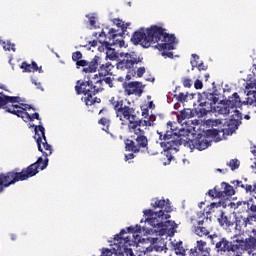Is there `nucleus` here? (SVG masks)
I'll list each match as a JSON object with an SVG mask.
<instances>
[{"label":"nucleus","instance_id":"nucleus-1","mask_svg":"<svg viewBox=\"0 0 256 256\" xmlns=\"http://www.w3.org/2000/svg\"><path fill=\"white\" fill-rule=\"evenodd\" d=\"M35 131V139L38 147V151L43 154L45 159L39 157L36 162L30 164L28 167L22 169L21 172H17L16 170L1 173L0 174V193L5 191L6 187H11V185H15V183H19V181H27V179H31V177H35L37 173H39V167L41 171L47 169L49 165V156L53 154V149L51 148V144L47 143V137L45 136V127L43 125H33Z\"/></svg>","mask_w":256,"mask_h":256},{"label":"nucleus","instance_id":"nucleus-2","mask_svg":"<svg viewBox=\"0 0 256 256\" xmlns=\"http://www.w3.org/2000/svg\"><path fill=\"white\" fill-rule=\"evenodd\" d=\"M131 41L134 45H142L145 49H149L151 45L157 43L156 48L158 51H173L177 38L175 34L167 33V29L152 25L150 28H140L133 33Z\"/></svg>","mask_w":256,"mask_h":256},{"label":"nucleus","instance_id":"nucleus-3","mask_svg":"<svg viewBox=\"0 0 256 256\" xmlns=\"http://www.w3.org/2000/svg\"><path fill=\"white\" fill-rule=\"evenodd\" d=\"M109 103L111 107L115 111L116 117L120 121H129L130 123L137 124L138 127H152L155 121L157 120V116L150 115L147 119H137V115H135V108L131 106V102H127V100L123 99L120 96H113Z\"/></svg>","mask_w":256,"mask_h":256},{"label":"nucleus","instance_id":"nucleus-4","mask_svg":"<svg viewBox=\"0 0 256 256\" xmlns=\"http://www.w3.org/2000/svg\"><path fill=\"white\" fill-rule=\"evenodd\" d=\"M128 131L131 133L130 139H126L125 149L130 153H145L149 151V138L145 134V130L141 129L137 123L128 121Z\"/></svg>","mask_w":256,"mask_h":256},{"label":"nucleus","instance_id":"nucleus-5","mask_svg":"<svg viewBox=\"0 0 256 256\" xmlns=\"http://www.w3.org/2000/svg\"><path fill=\"white\" fill-rule=\"evenodd\" d=\"M157 134L159 135L160 146L164 149L162 163L163 165H170L171 161H173V153H177L179 146L183 145L187 140H184L181 135L173 131L160 132L157 130Z\"/></svg>","mask_w":256,"mask_h":256},{"label":"nucleus","instance_id":"nucleus-6","mask_svg":"<svg viewBox=\"0 0 256 256\" xmlns=\"http://www.w3.org/2000/svg\"><path fill=\"white\" fill-rule=\"evenodd\" d=\"M75 91L77 95H87L84 97V102L87 107L95 105V103H101V98L94 97L97 93L103 91V81L97 80L95 83L91 80H78L76 82Z\"/></svg>","mask_w":256,"mask_h":256},{"label":"nucleus","instance_id":"nucleus-7","mask_svg":"<svg viewBox=\"0 0 256 256\" xmlns=\"http://www.w3.org/2000/svg\"><path fill=\"white\" fill-rule=\"evenodd\" d=\"M211 244L215 245V250L218 255H227V253H241L245 242L243 240L229 241L227 238H219L217 234L210 235Z\"/></svg>","mask_w":256,"mask_h":256},{"label":"nucleus","instance_id":"nucleus-8","mask_svg":"<svg viewBox=\"0 0 256 256\" xmlns=\"http://www.w3.org/2000/svg\"><path fill=\"white\" fill-rule=\"evenodd\" d=\"M108 35L110 41L112 42L100 39L99 43L102 45V47L99 46L98 50L101 51V49L105 47L107 59H110V61H117V59H119V53H117L115 48H112L111 46L118 45L119 47H125V40L117 39V31L113 28L109 30Z\"/></svg>","mask_w":256,"mask_h":256},{"label":"nucleus","instance_id":"nucleus-9","mask_svg":"<svg viewBox=\"0 0 256 256\" xmlns=\"http://www.w3.org/2000/svg\"><path fill=\"white\" fill-rule=\"evenodd\" d=\"M115 66L111 64V62L103 63V60L100 56H94V58L89 62L88 67L83 68V73H98L100 77H107V75H113L111 71H113Z\"/></svg>","mask_w":256,"mask_h":256},{"label":"nucleus","instance_id":"nucleus-10","mask_svg":"<svg viewBox=\"0 0 256 256\" xmlns=\"http://www.w3.org/2000/svg\"><path fill=\"white\" fill-rule=\"evenodd\" d=\"M217 101H219V98L213 93L203 92L199 94V107L198 110H196L197 115H200V117H205L207 113H211L213 111V105H216Z\"/></svg>","mask_w":256,"mask_h":256},{"label":"nucleus","instance_id":"nucleus-11","mask_svg":"<svg viewBox=\"0 0 256 256\" xmlns=\"http://www.w3.org/2000/svg\"><path fill=\"white\" fill-rule=\"evenodd\" d=\"M143 58L139 57L135 52L126 53L122 60H120L116 66L117 69L121 71H128V73H135V69H137V65L142 63Z\"/></svg>","mask_w":256,"mask_h":256},{"label":"nucleus","instance_id":"nucleus-12","mask_svg":"<svg viewBox=\"0 0 256 256\" xmlns=\"http://www.w3.org/2000/svg\"><path fill=\"white\" fill-rule=\"evenodd\" d=\"M146 218V222L151 225V227L157 228L159 230L163 229V227H167V225H175V222L166 221L163 222V217H165L163 211L155 212L151 209L143 211Z\"/></svg>","mask_w":256,"mask_h":256},{"label":"nucleus","instance_id":"nucleus-13","mask_svg":"<svg viewBox=\"0 0 256 256\" xmlns=\"http://www.w3.org/2000/svg\"><path fill=\"white\" fill-rule=\"evenodd\" d=\"M233 113L229 121L224 124V129L222 130L227 135H233L234 131L239 129V125H241V121H243V115L237 109L231 111Z\"/></svg>","mask_w":256,"mask_h":256},{"label":"nucleus","instance_id":"nucleus-14","mask_svg":"<svg viewBox=\"0 0 256 256\" xmlns=\"http://www.w3.org/2000/svg\"><path fill=\"white\" fill-rule=\"evenodd\" d=\"M123 89L125 95L128 96L136 95V97H141V95H143V83L141 82H124Z\"/></svg>","mask_w":256,"mask_h":256},{"label":"nucleus","instance_id":"nucleus-15","mask_svg":"<svg viewBox=\"0 0 256 256\" xmlns=\"http://www.w3.org/2000/svg\"><path fill=\"white\" fill-rule=\"evenodd\" d=\"M7 113H11L12 115H16L17 117H21L25 123H29L31 121V114L25 111V108L19 105H11L6 108Z\"/></svg>","mask_w":256,"mask_h":256},{"label":"nucleus","instance_id":"nucleus-16","mask_svg":"<svg viewBox=\"0 0 256 256\" xmlns=\"http://www.w3.org/2000/svg\"><path fill=\"white\" fill-rule=\"evenodd\" d=\"M153 202L151 203V207H153V209H160L159 211H162V213H171L172 209H171V202L169 201V199L165 200V199H153Z\"/></svg>","mask_w":256,"mask_h":256},{"label":"nucleus","instance_id":"nucleus-17","mask_svg":"<svg viewBox=\"0 0 256 256\" xmlns=\"http://www.w3.org/2000/svg\"><path fill=\"white\" fill-rule=\"evenodd\" d=\"M188 143H191L194 149H198V151H205L211 145V142L207 141L205 136H199L194 140H189Z\"/></svg>","mask_w":256,"mask_h":256},{"label":"nucleus","instance_id":"nucleus-18","mask_svg":"<svg viewBox=\"0 0 256 256\" xmlns=\"http://www.w3.org/2000/svg\"><path fill=\"white\" fill-rule=\"evenodd\" d=\"M205 253H209V251L207 250V242L203 240H198L196 246L190 249L191 256H203Z\"/></svg>","mask_w":256,"mask_h":256},{"label":"nucleus","instance_id":"nucleus-19","mask_svg":"<svg viewBox=\"0 0 256 256\" xmlns=\"http://www.w3.org/2000/svg\"><path fill=\"white\" fill-rule=\"evenodd\" d=\"M21 98L19 96H7L3 93H0V109H6L7 107H11L9 103H19Z\"/></svg>","mask_w":256,"mask_h":256},{"label":"nucleus","instance_id":"nucleus-20","mask_svg":"<svg viewBox=\"0 0 256 256\" xmlns=\"http://www.w3.org/2000/svg\"><path fill=\"white\" fill-rule=\"evenodd\" d=\"M20 68L23 69L24 73H35L37 71L38 73H43V67H39L35 61H32L31 64L24 61L21 63Z\"/></svg>","mask_w":256,"mask_h":256},{"label":"nucleus","instance_id":"nucleus-21","mask_svg":"<svg viewBox=\"0 0 256 256\" xmlns=\"http://www.w3.org/2000/svg\"><path fill=\"white\" fill-rule=\"evenodd\" d=\"M233 195H235V189H233V186L229 185L227 182H222L220 192H218V197L225 199V197H233Z\"/></svg>","mask_w":256,"mask_h":256},{"label":"nucleus","instance_id":"nucleus-22","mask_svg":"<svg viewBox=\"0 0 256 256\" xmlns=\"http://www.w3.org/2000/svg\"><path fill=\"white\" fill-rule=\"evenodd\" d=\"M81 59H83V54L81 53V51H76L72 53V61L76 63V68L81 69V67H83V69H85L89 67V62L87 60Z\"/></svg>","mask_w":256,"mask_h":256},{"label":"nucleus","instance_id":"nucleus-23","mask_svg":"<svg viewBox=\"0 0 256 256\" xmlns=\"http://www.w3.org/2000/svg\"><path fill=\"white\" fill-rule=\"evenodd\" d=\"M226 102H228L232 110H235L237 107H241L243 105V102H241V97H239L237 92L233 93Z\"/></svg>","mask_w":256,"mask_h":256},{"label":"nucleus","instance_id":"nucleus-24","mask_svg":"<svg viewBox=\"0 0 256 256\" xmlns=\"http://www.w3.org/2000/svg\"><path fill=\"white\" fill-rule=\"evenodd\" d=\"M205 220L207 221V218H204L203 220H198L197 225L195 226V233L198 235V237H205L209 235V230L203 226L205 224Z\"/></svg>","mask_w":256,"mask_h":256},{"label":"nucleus","instance_id":"nucleus-25","mask_svg":"<svg viewBox=\"0 0 256 256\" xmlns=\"http://www.w3.org/2000/svg\"><path fill=\"white\" fill-rule=\"evenodd\" d=\"M150 243L152 245V249L158 253H161V251L165 249V243H163V239L150 238Z\"/></svg>","mask_w":256,"mask_h":256},{"label":"nucleus","instance_id":"nucleus-26","mask_svg":"<svg viewBox=\"0 0 256 256\" xmlns=\"http://www.w3.org/2000/svg\"><path fill=\"white\" fill-rule=\"evenodd\" d=\"M192 117H195L193 110L185 108L184 110L180 111L179 115H177L178 123H183L185 119H191Z\"/></svg>","mask_w":256,"mask_h":256},{"label":"nucleus","instance_id":"nucleus-27","mask_svg":"<svg viewBox=\"0 0 256 256\" xmlns=\"http://www.w3.org/2000/svg\"><path fill=\"white\" fill-rule=\"evenodd\" d=\"M218 222L220 223L221 227H233L235 222L231 220L230 217L225 216V212H221L220 218H218Z\"/></svg>","mask_w":256,"mask_h":256},{"label":"nucleus","instance_id":"nucleus-28","mask_svg":"<svg viewBox=\"0 0 256 256\" xmlns=\"http://www.w3.org/2000/svg\"><path fill=\"white\" fill-rule=\"evenodd\" d=\"M240 205H243L246 211L249 213V218L256 221V205L249 202H243L240 203Z\"/></svg>","mask_w":256,"mask_h":256},{"label":"nucleus","instance_id":"nucleus-29","mask_svg":"<svg viewBox=\"0 0 256 256\" xmlns=\"http://www.w3.org/2000/svg\"><path fill=\"white\" fill-rule=\"evenodd\" d=\"M218 113L220 115H229L231 111H233V108L228 104V102L221 103L218 107Z\"/></svg>","mask_w":256,"mask_h":256},{"label":"nucleus","instance_id":"nucleus-30","mask_svg":"<svg viewBox=\"0 0 256 256\" xmlns=\"http://www.w3.org/2000/svg\"><path fill=\"white\" fill-rule=\"evenodd\" d=\"M129 245H131V240H125L124 244L120 246V251L127 256H135L133 249L129 248Z\"/></svg>","mask_w":256,"mask_h":256},{"label":"nucleus","instance_id":"nucleus-31","mask_svg":"<svg viewBox=\"0 0 256 256\" xmlns=\"http://www.w3.org/2000/svg\"><path fill=\"white\" fill-rule=\"evenodd\" d=\"M98 125H102V131L109 133V127H111V119L102 117L100 120H98Z\"/></svg>","mask_w":256,"mask_h":256},{"label":"nucleus","instance_id":"nucleus-32","mask_svg":"<svg viewBox=\"0 0 256 256\" xmlns=\"http://www.w3.org/2000/svg\"><path fill=\"white\" fill-rule=\"evenodd\" d=\"M219 193H221V188L215 186L213 189H210L207 192V195H209V197H211L212 199H222V196H219Z\"/></svg>","mask_w":256,"mask_h":256},{"label":"nucleus","instance_id":"nucleus-33","mask_svg":"<svg viewBox=\"0 0 256 256\" xmlns=\"http://www.w3.org/2000/svg\"><path fill=\"white\" fill-rule=\"evenodd\" d=\"M236 227H239L240 229H243V227H247V225L249 224V218H243V217H236Z\"/></svg>","mask_w":256,"mask_h":256},{"label":"nucleus","instance_id":"nucleus-34","mask_svg":"<svg viewBox=\"0 0 256 256\" xmlns=\"http://www.w3.org/2000/svg\"><path fill=\"white\" fill-rule=\"evenodd\" d=\"M225 129V124H223L220 128L218 129H212V130H208V135H211V137H217L220 133H222L223 135H227L225 134V132L223 131Z\"/></svg>","mask_w":256,"mask_h":256},{"label":"nucleus","instance_id":"nucleus-35","mask_svg":"<svg viewBox=\"0 0 256 256\" xmlns=\"http://www.w3.org/2000/svg\"><path fill=\"white\" fill-rule=\"evenodd\" d=\"M174 250H175V253L176 255H185L186 251H185V248L183 247V242H177L175 245H174Z\"/></svg>","mask_w":256,"mask_h":256},{"label":"nucleus","instance_id":"nucleus-36","mask_svg":"<svg viewBox=\"0 0 256 256\" xmlns=\"http://www.w3.org/2000/svg\"><path fill=\"white\" fill-rule=\"evenodd\" d=\"M125 233H127V231H125V229H122V230L120 231V233L115 236L114 239H115V240H118L119 243H123V241H124V243H125V241H131V238H130L129 236L123 238V235H125Z\"/></svg>","mask_w":256,"mask_h":256},{"label":"nucleus","instance_id":"nucleus-37","mask_svg":"<svg viewBox=\"0 0 256 256\" xmlns=\"http://www.w3.org/2000/svg\"><path fill=\"white\" fill-rule=\"evenodd\" d=\"M246 249L256 251V238H249V240L246 241Z\"/></svg>","mask_w":256,"mask_h":256},{"label":"nucleus","instance_id":"nucleus-38","mask_svg":"<svg viewBox=\"0 0 256 256\" xmlns=\"http://www.w3.org/2000/svg\"><path fill=\"white\" fill-rule=\"evenodd\" d=\"M187 97H189V93L180 92L178 95H174V98L180 103H185L187 101Z\"/></svg>","mask_w":256,"mask_h":256},{"label":"nucleus","instance_id":"nucleus-39","mask_svg":"<svg viewBox=\"0 0 256 256\" xmlns=\"http://www.w3.org/2000/svg\"><path fill=\"white\" fill-rule=\"evenodd\" d=\"M227 165L230 167L231 171H235L239 167L240 162L237 159H232L227 163Z\"/></svg>","mask_w":256,"mask_h":256},{"label":"nucleus","instance_id":"nucleus-40","mask_svg":"<svg viewBox=\"0 0 256 256\" xmlns=\"http://www.w3.org/2000/svg\"><path fill=\"white\" fill-rule=\"evenodd\" d=\"M182 85L183 87L191 89V87H193V80H191V78L184 77L182 79Z\"/></svg>","mask_w":256,"mask_h":256},{"label":"nucleus","instance_id":"nucleus-41","mask_svg":"<svg viewBox=\"0 0 256 256\" xmlns=\"http://www.w3.org/2000/svg\"><path fill=\"white\" fill-rule=\"evenodd\" d=\"M243 103H246L247 105H253V107H256V92H254L252 97H248L246 102Z\"/></svg>","mask_w":256,"mask_h":256},{"label":"nucleus","instance_id":"nucleus-42","mask_svg":"<svg viewBox=\"0 0 256 256\" xmlns=\"http://www.w3.org/2000/svg\"><path fill=\"white\" fill-rule=\"evenodd\" d=\"M3 49L5 51H15V44H12L9 41L4 42Z\"/></svg>","mask_w":256,"mask_h":256},{"label":"nucleus","instance_id":"nucleus-43","mask_svg":"<svg viewBox=\"0 0 256 256\" xmlns=\"http://www.w3.org/2000/svg\"><path fill=\"white\" fill-rule=\"evenodd\" d=\"M128 233H141V226L136 225L135 227L130 226L127 228Z\"/></svg>","mask_w":256,"mask_h":256},{"label":"nucleus","instance_id":"nucleus-44","mask_svg":"<svg viewBox=\"0 0 256 256\" xmlns=\"http://www.w3.org/2000/svg\"><path fill=\"white\" fill-rule=\"evenodd\" d=\"M100 256H113V251H111L109 248H102Z\"/></svg>","mask_w":256,"mask_h":256},{"label":"nucleus","instance_id":"nucleus-45","mask_svg":"<svg viewBox=\"0 0 256 256\" xmlns=\"http://www.w3.org/2000/svg\"><path fill=\"white\" fill-rule=\"evenodd\" d=\"M102 83L104 81V83H106V85H109V87H113V78L111 77H106L103 80H101Z\"/></svg>","mask_w":256,"mask_h":256},{"label":"nucleus","instance_id":"nucleus-46","mask_svg":"<svg viewBox=\"0 0 256 256\" xmlns=\"http://www.w3.org/2000/svg\"><path fill=\"white\" fill-rule=\"evenodd\" d=\"M35 119H37V121H41V117L39 116V113H37V112L30 115V121H35Z\"/></svg>","mask_w":256,"mask_h":256},{"label":"nucleus","instance_id":"nucleus-47","mask_svg":"<svg viewBox=\"0 0 256 256\" xmlns=\"http://www.w3.org/2000/svg\"><path fill=\"white\" fill-rule=\"evenodd\" d=\"M145 75V67H139L137 69V77H143Z\"/></svg>","mask_w":256,"mask_h":256},{"label":"nucleus","instance_id":"nucleus-48","mask_svg":"<svg viewBox=\"0 0 256 256\" xmlns=\"http://www.w3.org/2000/svg\"><path fill=\"white\" fill-rule=\"evenodd\" d=\"M194 87L195 89H203V82H201V80H196L194 82Z\"/></svg>","mask_w":256,"mask_h":256},{"label":"nucleus","instance_id":"nucleus-49","mask_svg":"<svg viewBox=\"0 0 256 256\" xmlns=\"http://www.w3.org/2000/svg\"><path fill=\"white\" fill-rule=\"evenodd\" d=\"M232 183H233V185H235V187H241L242 189H245V184H243L242 181L236 180Z\"/></svg>","mask_w":256,"mask_h":256},{"label":"nucleus","instance_id":"nucleus-50","mask_svg":"<svg viewBox=\"0 0 256 256\" xmlns=\"http://www.w3.org/2000/svg\"><path fill=\"white\" fill-rule=\"evenodd\" d=\"M244 189L246 193H253V186L251 184H245Z\"/></svg>","mask_w":256,"mask_h":256},{"label":"nucleus","instance_id":"nucleus-51","mask_svg":"<svg viewBox=\"0 0 256 256\" xmlns=\"http://www.w3.org/2000/svg\"><path fill=\"white\" fill-rule=\"evenodd\" d=\"M131 159H135V153L134 152L125 155V161H130Z\"/></svg>","mask_w":256,"mask_h":256},{"label":"nucleus","instance_id":"nucleus-52","mask_svg":"<svg viewBox=\"0 0 256 256\" xmlns=\"http://www.w3.org/2000/svg\"><path fill=\"white\" fill-rule=\"evenodd\" d=\"M197 69L200 71H207V65H205L204 63H200L198 64Z\"/></svg>","mask_w":256,"mask_h":256},{"label":"nucleus","instance_id":"nucleus-53","mask_svg":"<svg viewBox=\"0 0 256 256\" xmlns=\"http://www.w3.org/2000/svg\"><path fill=\"white\" fill-rule=\"evenodd\" d=\"M142 117H144V119L149 118V109L148 108H146L142 111Z\"/></svg>","mask_w":256,"mask_h":256},{"label":"nucleus","instance_id":"nucleus-54","mask_svg":"<svg viewBox=\"0 0 256 256\" xmlns=\"http://www.w3.org/2000/svg\"><path fill=\"white\" fill-rule=\"evenodd\" d=\"M162 57H168L169 59H173V52H162Z\"/></svg>","mask_w":256,"mask_h":256},{"label":"nucleus","instance_id":"nucleus-55","mask_svg":"<svg viewBox=\"0 0 256 256\" xmlns=\"http://www.w3.org/2000/svg\"><path fill=\"white\" fill-rule=\"evenodd\" d=\"M96 21H95V17H90V19H89V24L91 25V27H95V25H96Z\"/></svg>","mask_w":256,"mask_h":256},{"label":"nucleus","instance_id":"nucleus-56","mask_svg":"<svg viewBox=\"0 0 256 256\" xmlns=\"http://www.w3.org/2000/svg\"><path fill=\"white\" fill-rule=\"evenodd\" d=\"M98 35H99L98 41L100 39H107V34H105V31H101Z\"/></svg>","mask_w":256,"mask_h":256},{"label":"nucleus","instance_id":"nucleus-57","mask_svg":"<svg viewBox=\"0 0 256 256\" xmlns=\"http://www.w3.org/2000/svg\"><path fill=\"white\" fill-rule=\"evenodd\" d=\"M148 109H155V104H153V101L148 103Z\"/></svg>","mask_w":256,"mask_h":256},{"label":"nucleus","instance_id":"nucleus-58","mask_svg":"<svg viewBox=\"0 0 256 256\" xmlns=\"http://www.w3.org/2000/svg\"><path fill=\"white\" fill-rule=\"evenodd\" d=\"M97 43H99V41L93 40L92 42H90V45L91 47H97Z\"/></svg>","mask_w":256,"mask_h":256},{"label":"nucleus","instance_id":"nucleus-59","mask_svg":"<svg viewBox=\"0 0 256 256\" xmlns=\"http://www.w3.org/2000/svg\"><path fill=\"white\" fill-rule=\"evenodd\" d=\"M32 83L36 85L37 89H43L41 88V83H36L35 80H32Z\"/></svg>","mask_w":256,"mask_h":256},{"label":"nucleus","instance_id":"nucleus-60","mask_svg":"<svg viewBox=\"0 0 256 256\" xmlns=\"http://www.w3.org/2000/svg\"><path fill=\"white\" fill-rule=\"evenodd\" d=\"M210 207H211V209H215V207H219V204L211 203Z\"/></svg>","mask_w":256,"mask_h":256},{"label":"nucleus","instance_id":"nucleus-61","mask_svg":"<svg viewBox=\"0 0 256 256\" xmlns=\"http://www.w3.org/2000/svg\"><path fill=\"white\" fill-rule=\"evenodd\" d=\"M24 106H26V109H33V111H35V108L31 107V106L28 105V104H24Z\"/></svg>","mask_w":256,"mask_h":256},{"label":"nucleus","instance_id":"nucleus-62","mask_svg":"<svg viewBox=\"0 0 256 256\" xmlns=\"http://www.w3.org/2000/svg\"><path fill=\"white\" fill-rule=\"evenodd\" d=\"M253 193H256V183L252 186Z\"/></svg>","mask_w":256,"mask_h":256},{"label":"nucleus","instance_id":"nucleus-63","mask_svg":"<svg viewBox=\"0 0 256 256\" xmlns=\"http://www.w3.org/2000/svg\"><path fill=\"white\" fill-rule=\"evenodd\" d=\"M126 80H127V81H131V75H129V74L126 75Z\"/></svg>","mask_w":256,"mask_h":256},{"label":"nucleus","instance_id":"nucleus-64","mask_svg":"<svg viewBox=\"0 0 256 256\" xmlns=\"http://www.w3.org/2000/svg\"><path fill=\"white\" fill-rule=\"evenodd\" d=\"M253 155H256V149L252 150Z\"/></svg>","mask_w":256,"mask_h":256}]
</instances>
